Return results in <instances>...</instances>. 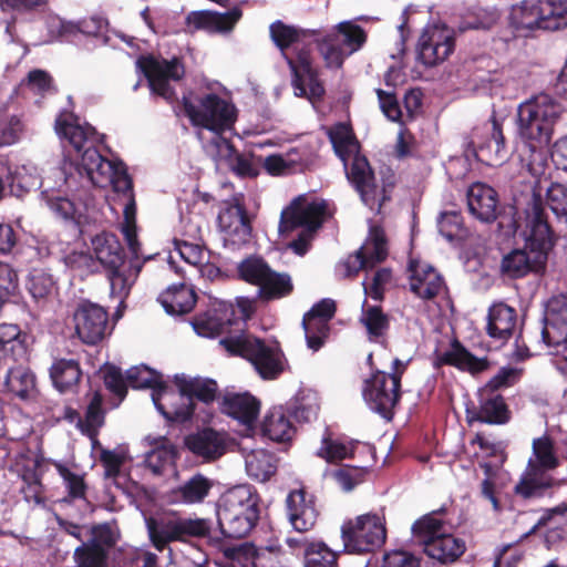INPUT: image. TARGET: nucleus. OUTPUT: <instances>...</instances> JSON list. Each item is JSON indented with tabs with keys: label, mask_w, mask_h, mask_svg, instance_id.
<instances>
[{
	"label": "nucleus",
	"mask_w": 567,
	"mask_h": 567,
	"mask_svg": "<svg viewBox=\"0 0 567 567\" xmlns=\"http://www.w3.org/2000/svg\"><path fill=\"white\" fill-rule=\"evenodd\" d=\"M359 443H344L339 440H333L330 435L322 439L321 446L318 455L327 462H336L344 458H352Z\"/></svg>",
	"instance_id": "4d7b16f0"
},
{
	"label": "nucleus",
	"mask_w": 567,
	"mask_h": 567,
	"mask_svg": "<svg viewBox=\"0 0 567 567\" xmlns=\"http://www.w3.org/2000/svg\"><path fill=\"white\" fill-rule=\"evenodd\" d=\"M436 365H450L462 372L477 375L487 371L491 362L487 357H476L458 339L454 338L450 349L437 358Z\"/></svg>",
	"instance_id": "c85d7f7f"
},
{
	"label": "nucleus",
	"mask_w": 567,
	"mask_h": 567,
	"mask_svg": "<svg viewBox=\"0 0 567 567\" xmlns=\"http://www.w3.org/2000/svg\"><path fill=\"white\" fill-rule=\"evenodd\" d=\"M563 112V105L546 93L532 96L518 105V134L532 151L528 169L533 175V181L526 184L527 189L528 184L533 182H538L540 187V181L536 177L544 174L545 148L551 142L554 127Z\"/></svg>",
	"instance_id": "f03ea898"
},
{
	"label": "nucleus",
	"mask_w": 567,
	"mask_h": 567,
	"mask_svg": "<svg viewBox=\"0 0 567 567\" xmlns=\"http://www.w3.org/2000/svg\"><path fill=\"white\" fill-rule=\"evenodd\" d=\"M74 322L79 338L86 344L95 346L106 334L109 313L104 307L83 300L74 312Z\"/></svg>",
	"instance_id": "412c9836"
},
{
	"label": "nucleus",
	"mask_w": 567,
	"mask_h": 567,
	"mask_svg": "<svg viewBox=\"0 0 567 567\" xmlns=\"http://www.w3.org/2000/svg\"><path fill=\"white\" fill-rule=\"evenodd\" d=\"M564 524H567V502H563L551 508H546L538 518L534 529L554 525V528L546 534V540L549 542L551 537H560L561 530L557 527Z\"/></svg>",
	"instance_id": "052dcab7"
},
{
	"label": "nucleus",
	"mask_w": 567,
	"mask_h": 567,
	"mask_svg": "<svg viewBox=\"0 0 567 567\" xmlns=\"http://www.w3.org/2000/svg\"><path fill=\"white\" fill-rule=\"evenodd\" d=\"M360 323L365 328L370 341L380 342L390 329V317L380 306H368L362 309Z\"/></svg>",
	"instance_id": "49530a36"
},
{
	"label": "nucleus",
	"mask_w": 567,
	"mask_h": 567,
	"mask_svg": "<svg viewBox=\"0 0 567 567\" xmlns=\"http://www.w3.org/2000/svg\"><path fill=\"white\" fill-rule=\"evenodd\" d=\"M559 485L550 475L527 468L514 486V494L524 501L543 498L547 489Z\"/></svg>",
	"instance_id": "4c0bfd02"
},
{
	"label": "nucleus",
	"mask_w": 567,
	"mask_h": 567,
	"mask_svg": "<svg viewBox=\"0 0 567 567\" xmlns=\"http://www.w3.org/2000/svg\"><path fill=\"white\" fill-rule=\"evenodd\" d=\"M341 535L347 551L362 554L380 547L386 532L378 515L365 514L343 524Z\"/></svg>",
	"instance_id": "dca6fc26"
},
{
	"label": "nucleus",
	"mask_w": 567,
	"mask_h": 567,
	"mask_svg": "<svg viewBox=\"0 0 567 567\" xmlns=\"http://www.w3.org/2000/svg\"><path fill=\"white\" fill-rule=\"evenodd\" d=\"M511 410L502 394L484 392L481 394L478 406L466 409V421L468 424L480 422L493 425H503L509 422Z\"/></svg>",
	"instance_id": "bb28decb"
},
{
	"label": "nucleus",
	"mask_w": 567,
	"mask_h": 567,
	"mask_svg": "<svg viewBox=\"0 0 567 567\" xmlns=\"http://www.w3.org/2000/svg\"><path fill=\"white\" fill-rule=\"evenodd\" d=\"M543 188L538 182L528 184L530 200L524 210L526 238L524 249H514L502 259V271L509 278H523L529 272L545 269L548 252L555 245L554 233L548 224L543 203Z\"/></svg>",
	"instance_id": "f257e3e1"
},
{
	"label": "nucleus",
	"mask_w": 567,
	"mask_h": 567,
	"mask_svg": "<svg viewBox=\"0 0 567 567\" xmlns=\"http://www.w3.org/2000/svg\"><path fill=\"white\" fill-rule=\"evenodd\" d=\"M466 550L465 542L444 533L425 542L424 553L441 564L455 563Z\"/></svg>",
	"instance_id": "e433bc0d"
},
{
	"label": "nucleus",
	"mask_w": 567,
	"mask_h": 567,
	"mask_svg": "<svg viewBox=\"0 0 567 567\" xmlns=\"http://www.w3.org/2000/svg\"><path fill=\"white\" fill-rule=\"evenodd\" d=\"M221 413L250 426L259 415L260 402L250 393H226L220 403Z\"/></svg>",
	"instance_id": "473e14b6"
},
{
	"label": "nucleus",
	"mask_w": 567,
	"mask_h": 567,
	"mask_svg": "<svg viewBox=\"0 0 567 567\" xmlns=\"http://www.w3.org/2000/svg\"><path fill=\"white\" fill-rule=\"evenodd\" d=\"M296 431V426L285 406L272 408L267 413L261 424L264 436L277 443L291 441Z\"/></svg>",
	"instance_id": "c9c22d12"
},
{
	"label": "nucleus",
	"mask_w": 567,
	"mask_h": 567,
	"mask_svg": "<svg viewBox=\"0 0 567 567\" xmlns=\"http://www.w3.org/2000/svg\"><path fill=\"white\" fill-rule=\"evenodd\" d=\"M364 29L352 21H343L334 30L316 39L317 49L328 69H341L346 58L359 51L367 42Z\"/></svg>",
	"instance_id": "f8f14e48"
},
{
	"label": "nucleus",
	"mask_w": 567,
	"mask_h": 567,
	"mask_svg": "<svg viewBox=\"0 0 567 567\" xmlns=\"http://www.w3.org/2000/svg\"><path fill=\"white\" fill-rule=\"evenodd\" d=\"M468 212L483 223H493L498 216V194L487 184L474 183L467 194Z\"/></svg>",
	"instance_id": "c756f323"
},
{
	"label": "nucleus",
	"mask_w": 567,
	"mask_h": 567,
	"mask_svg": "<svg viewBox=\"0 0 567 567\" xmlns=\"http://www.w3.org/2000/svg\"><path fill=\"white\" fill-rule=\"evenodd\" d=\"M455 42V31L447 25H426L416 44L417 60L426 68L436 66L454 52Z\"/></svg>",
	"instance_id": "a211bd4d"
},
{
	"label": "nucleus",
	"mask_w": 567,
	"mask_h": 567,
	"mask_svg": "<svg viewBox=\"0 0 567 567\" xmlns=\"http://www.w3.org/2000/svg\"><path fill=\"white\" fill-rule=\"evenodd\" d=\"M317 30L300 29L289 25L281 20H276L269 27L270 39L280 50L281 56L287 62L291 72V84L298 97H312L321 100L326 89L319 78V70L313 66L311 49L309 45L295 48V56H290L287 50L298 43L301 38L317 34Z\"/></svg>",
	"instance_id": "7ed1b4c3"
},
{
	"label": "nucleus",
	"mask_w": 567,
	"mask_h": 567,
	"mask_svg": "<svg viewBox=\"0 0 567 567\" xmlns=\"http://www.w3.org/2000/svg\"><path fill=\"white\" fill-rule=\"evenodd\" d=\"M347 177L360 194L362 202L373 209L378 202L379 186L374 172L364 155H353L351 165L347 169Z\"/></svg>",
	"instance_id": "393cba45"
},
{
	"label": "nucleus",
	"mask_w": 567,
	"mask_h": 567,
	"mask_svg": "<svg viewBox=\"0 0 567 567\" xmlns=\"http://www.w3.org/2000/svg\"><path fill=\"white\" fill-rule=\"evenodd\" d=\"M287 514L292 527L299 533H306L313 528L319 516L315 497L305 488L291 491L286 499Z\"/></svg>",
	"instance_id": "a878e982"
},
{
	"label": "nucleus",
	"mask_w": 567,
	"mask_h": 567,
	"mask_svg": "<svg viewBox=\"0 0 567 567\" xmlns=\"http://www.w3.org/2000/svg\"><path fill=\"white\" fill-rule=\"evenodd\" d=\"M328 215L326 200H313L305 205V198L299 196L281 213L279 230L292 231L305 227L308 231L320 228Z\"/></svg>",
	"instance_id": "aec40b11"
},
{
	"label": "nucleus",
	"mask_w": 567,
	"mask_h": 567,
	"mask_svg": "<svg viewBox=\"0 0 567 567\" xmlns=\"http://www.w3.org/2000/svg\"><path fill=\"white\" fill-rule=\"evenodd\" d=\"M246 471L258 482L268 481L277 471L274 455L264 450L252 451L246 457Z\"/></svg>",
	"instance_id": "09e8293b"
},
{
	"label": "nucleus",
	"mask_w": 567,
	"mask_h": 567,
	"mask_svg": "<svg viewBox=\"0 0 567 567\" xmlns=\"http://www.w3.org/2000/svg\"><path fill=\"white\" fill-rule=\"evenodd\" d=\"M148 540L158 550L173 549L172 543H188L193 538H205L210 533V523L205 518H190L168 511L145 518Z\"/></svg>",
	"instance_id": "423d86ee"
},
{
	"label": "nucleus",
	"mask_w": 567,
	"mask_h": 567,
	"mask_svg": "<svg viewBox=\"0 0 567 567\" xmlns=\"http://www.w3.org/2000/svg\"><path fill=\"white\" fill-rule=\"evenodd\" d=\"M4 386L20 399H27L35 389V375L27 368L16 367L9 369Z\"/></svg>",
	"instance_id": "8fccbe9b"
},
{
	"label": "nucleus",
	"mask_w": 567,
	"mask_h": 567,
	"mask_svg": "<svg viewBox=\"0 0 567 567\" xmlns=\"http://www.w3.org/2000/svg\"><path fill=\"white\" fill-rule=\"evenodd\" d=\"M65 262L72 270L81 271L84 275H94L101 271L94 254L89 251H73L65 257Z\"/></svg>",
	"instance_id": "338daca9"
},
{
	"label": "nucleus",
	"mask_w": 567,
	"mask_h": 567,
	"mask_svg": "<svg viewBox=\"0 0 567 567\" xmlns=\"http://www.w3.org/2000/svg\"><path fill=\"white\" fill-rule=\"evenodd\" d=\"M269 265L260 257L250 256L238 265V276L241 280L258 286L262 285L270 271Z\"/></svg>",
	"instance_id": "6e6d98bb"
},
{
	"label": "nucleus",
	"mask_w": 567,
	"mask_h": 567,
	"mask_svg": "<svg viewBox=\"0 0 567 567\" xmlns=\"http://www.w3.org/2000/svg\"><path fill=\"white\" fill-rule=\"evenodd\" d=\"M123 567H161L158 557L143 548H132L124 553Z\"/></svg>",
	"instance_id": "774afa93"
},
{
	"label": "nucleus",
	"mask_w": 567,
	"mask_h": 567,
	"mask_svg": "<svg viewBox=\"0 0 567 567\" xmlns=\"http://www.w3.org/2000/svg\"><path fill=\"white\" fill-rule=\"evenodd\" d=\"M470 145L473 147L477 161L487 166H497L504 163L509 155L502 123L493 114L489 121L472 130Z\"/></svg>",
	"instance_id": "2eb2a0df"
},
{
	"label": "nucleus",
	"mask_w": 567,
	"mask_h": 567,
	"mask_svg": "<svg viewBox=\"0 0 567 567\" xmlns=\"http://www.w3.org/2000/svg\"><path fill=\"white\" fill-rule=\"evenodd\" d=\"M126 381L133 389H152V400L164 416L167 409V393L172 389L162 380L161 374L146 365L133 367L126 371Z\"/></svg>",
	"instance_id": "cd10ccee"
},
{
	"label": "nucleus",
	"mask_w": 567,
	"mask_h": 567,
	"mask_svg": "<svg viewBox=\"0 0 567 567\" xmlns=\"http://www.w3.org/2000/svg\"><path fill=\"white\" fill-rule=\"evenodd\" d=\"M158 300L167 313L181 316L194 309L197 296L190 287L181 284L167 288L161 293Z\"/></svg>",
	"instance_id": "58836bf2"
},
{
	"label": "nucleus",
	"mask_w": 567,
	"mask_h": 567,
	"mask_svg": "<svg viewBox=\"0 0 567 567\" xmlns=\"http://www.w3.org/2000/svg\"><path fill=\"white\" fill-rule=\"evenodd\" d=\"M83 161L86 172L78 181L71 175L68 178V190L78 194L91 186L103 188L112 185L116 193L126 196L133 194V181L127 173L125 163L110 161L99 150H89Z\"/></svg>",
	"instance_id": "0eeeda50"
},
{
	"label": "nucleus",
	"mask_w": 567,
	"mask_h": 567,
	"mask_svg": "<svg viewBox=\"0 0 567 567\" xmlns=\"http://www.w3.org/2000/svg\"><path fill=\"white\" fill-rule=\"evenodd\" d=\"M217 224L224 239L234 246L248 244L252 237V217L248 214L243 194L223 203Z\"/></svg>",
	"instance_id": "f3484780"
},
{
	"label": "nucleus",
	"mask_w": 567,
	"mask_h": 567,
	"mask_svg": "<svg viewBox=\"0 0 567 567\" xmlns=\"http://www.w3.org/2000/svg\"><path fill=\"white\" fill-rule=\"evenodd\" d=\"M49 371L54 388L61 393L74 391L82 378L80 363L74 359H55Z\"/></svg>",
	"instance_id": "a19ab883"
},
{
	"label": "nucleus",
	"mask_w": 567,
	"mask_h": 567,
	"mask_svg": "<svg viewBox=\"0 0 567 567\" xmlns=\"http://www.w3.org/2000/svg\"><path fill=\"white\" fill-rule=\"evenodd\" d=\"M523 369L513 368V367H503L498 370V372L491 378L485 386L483 388L484 392H489L494 394H498L497 392L503 389L511 388L515 385L522 378Z\"/></svg>",
	"instance_id": "e2e57ef3"
},
{
	"label": "nucleus",
	"mask_w": 567,
	"mask_h": 567,
	"mask_svg": "<svg viewBox=\"0 0 567 567\" xmlns=\"http://www.w3.org/2000/svg\"><path fill=\"white\" fill-rule=\"evenodd\" d=\"M178 392L171 390L167 393V409L164 417L169 422L185 423L189 421L195 411L194 399L209 404L218 393V384L213 379H181L177 381Z\"/></svg>",
	"instance_id": "9d476101"
},
{
	"label": "nucleus",
	"mask_w": 567,
	"mask_h": 567,
	"mask_svg": "<svg viewBox=\"0 0 567 567\" xmlns=\"http://www.w3.org/2000/svg\"><path fill=\"white\" fill-rule=\"evenodd\" d=\"M237 322L235 310L230 306H223V309H213L198 315L194 319L193 327L198 336L215 338L229 332L230 326Z\"/></svg>",
	"instance_id": "f704fd0d"
},
{
	"label": "nucleus",
	"mask_w": 567,
	"mask_h": 567,
	"mask_svg": "<svg viewBox=\"0 0 567 567\" xmlns=\"http://www.w3.org/2000/svg\"><path fill=\"white\" fill-rule=\"evenodd\" d=\"M55 132L65 138L74 151L80 155L79 161L64 159L61 166L64 175V184L68 187V178L72 175L75 181L82 177L86 169L83 166L84 155L89 150H97L96 145L103 142L95 127L90 124H80L78 118L71 115L61 114L55 120Z\"/></svg>",
	"instance_id": "9b49d317"
},
{
	"label": "nucleus",
	"mask_w": 567,
	"mask_h": 567,
	"mask_svg": "<svg viewBox=\"0 0 567 567\" xmlns=\"http://www.w3.org/2000/svg\"><path fill=\"white\" fill-rule=\"evenodd\" d=\"M27 287L32 298L40 301L51 295L54 288V281L51 275L43 270L34 269L29 276Z\"/></svg>",
	"instance_id": "69168bd1"
},
{
	"label": "nucleus",
	"mask_w": 567,
	"mask_h": 567,
	"mask_svg": "<svg viewBox=\"0 0 567 567\" xmlns=\"http://www.w3.org/2000/svg\"><path fill=\"white\" fill-rule=\"evenodd\" d=\"M556 0H540L537 3L524 1L520 6L513 8L509 21L516 31L543 29L556 31L561 29L557 16Z\"/></svg>",
	"instance_id": "6ab92c4d"
},
{
	"label": "nucleus",
	"mask_w": 567,
	"mask_h": 567,
	"mask_svg": "<svg viewBox=\"0 0 567 567\" xmlns=\"http://www.w3.org/2000/svg\"><path fill=\"white\" fill-rule=\"evenodd\" d=\"M408 269L410 291L417 298L433 300L446 289L443 276L433 266L410 260Z\"/></svg>",
	"instance_id": "b1692460"
},
{
	"label": "nucleus",
	"mask_w": 567,
	"mask_h": 567,
	"mask_svg": "<svg viewBox=\"0 0 567 567\" xmlns=\"http://www.w3.org/2000/svg\"><path fill=\"white\" fill-rule=\"evenodd\" d=\"M409 361L399 358L392 361L391 372L374 371L362 385V396L368 406L386 420L393 417V410L401 400V381Z\"/></svg>",
	"instance_id": "1a4fd4ad"
},
{
	"label": "nucleus",
	"mask_w": 567,
	"mask_h": 567,
	"mask_svg": "<svg viewBox=\"0 0 567 567\" xmlns=\"http://www.w3.org/2000/svg\"><path fill=\"white\" fill-rule=\"evenodd\" d=\"M336 155L348 166L349 159L354 154H360V143L351 127L347 123H337L328 132Z\"/></svg>",
	"instance_id": "37998d69"
},
{
	"label": "nucleus",
	"mask_w": 567,
	"mask_h": 567,
	"mask_svg": "<svg viewBox=\"0 0 567 567\" xmlns=\"http://www.w3.org/2000/svg\"><path fill=\"white\" fill-rule=\"evenodd\" d=\"M305 567H336L338 556L324 543H309L305 549Z\"/></svg>",
	"instance_id": "13d9d810"
},
{
	"label": "nucleus",
	"mask_w": 567,
	"mask_h": 567,
	"mask_svg": "<svg viewBox=\"0 0 567 567\" xmlns=\"http://www.w3.org/2000/svg\"><path fill=\"white\" fill-rule=\"evenodd\" d=\"M445 508L442 507L439 511H434L430 514H426L419 518L413 525H412V532L415 537H417L423 546L425 547V542H427L430 538L439 537V535H443V527L444 522L440 518H436V514H444Z\"/></svg>",
	"instance_id": "864d4df0"
},
{
	"label": "nucleus",
	"mask_w": 567,
	"mask_h": 567,
	"mask_svg": "<svg viewBox=\"0 0 567 567\" xmlns=\"http://www.w3.org/2000/svg\"><path fill=\"white\" fill-rule=\"evenodd\" d=\"M154 449L145 456V464L155 475H163L168 467L175 465L178 451L166 436L154 437L151 441Z\"/></svg>",
	"instance_id": "79ce46f5"
},
{
	"label": "nucleus",
	"mask_w": 567,
	"mask_h": 567,
	"mask_svg": "<svg viewBox=\"0 0 567 567\" xmlns=\"http://www.w3.org/2000/svg\"><path fill=\"white\" fill-rule=\"evenodd\" d=\"M546 200L557 219L567 224V185L551 183L546 189Z\"/></svg>",
	"instance_id": "0e129e2a"
},
{
	"label": "nucleus",
	"mask_w": 567,
	"mask_h": 567,
	"mask_svg": "<svg viewBox=\"0 0 567 567\" xmlns=\"http://www.w3.org/2000/svg\"><path fill=\"white\" fill-rule=\"evenodd\" d=\"M103 396L95 392L87 405L82 432L94 440L99 435V430L104 425L105 411L102 408Z\"/></svg>",
	"instance_id": "5fc2aeb1"
},
{
	"label": "nucleus",
	"mask_w": 567,
	"mask_h": 567,
	"mask_svg": "<svg viewBox=\"0 0 567 567\" xmlns=\"http://www.w3.org/2000/svg\"><path fill=\"white\" fill-rule=\"evenodd\" d=\"M292 291L291 277L286 272H277L272 269H270L259 288L260 297L267 301L285 298Z\"/></svg>",
	"instance_id": "de8ad7c7"
},
{
	"label": "nucleus",
	"mask_w": 567,
	"mask_h": 567,
	"mask_svg": "<svg viewBox=\"0 0 567 567\" xmlns=\"http://www.w3.org/2000/svg\"><path fill=\"white\" fill-rule=\"evenodd\" d=\"M439 229L449 241L462 239L466 235L460 212H444L439 218Z\"/></svg>",
	"instance_id": "680f3d73"
},
{
	"label": "nucleus",
	"mask_w": 567,
	"mask_h": 567,
	"mask_svg": "<svg viewBox=\"0 0 567 567\" xmlns=\"http://www.w3.org/2000/svg\"><path fill=\"white\" fill-rule=\"evenodd\" d=\"M219 344L229 355L241 357L251 362L265 380H275L285 370L284 353L279 348L269 347L264 340L243 330L237 334L220 339Z\"/></svg>",
	"instance_id": "6e6552de"
},
{
	"label": "nucleus",
	"mask_w": 567,
	"mask_h": 567,
	"mask_svg": "<svg viewBox=\"0 0 567 567\" xmlns=\"http://www.w3.org/2000/svg\"><path fill=\"white\" fill-rule=\"evenodd\" d=\"M542 341L550 348L567 342V295L553 296L546 303Z\"/></svg>",
	"instance_id": "5701e85b"
},
{
	"label": "nucleus",
	"mask_w": 567,
	"mask_h": 567,
	"mask_svg": "<svg viewBox=\"0 0 567 567\" xmlns=\"http://www.w3.org/2000/svg\"><path fill=\"white\" fill-rule=\"evenodd\" d=\"M518 315L515 308L499 301L487 312L486 333L489 338L506 343L516 332Z\"/></svg>",
	"instance_id": "7c9ffc66"
},
{
	"label": "nucleus",
	"mask_w": 567,
	"mask_h": 567,
	"mask_svg": "<svg viewBox=\"0 0 567 567\" xmlns=\"http://www.w3.org/2000/svg\"><path fill=\"white\" fill-rule=\"evenodd\" d=\"M137 69L147 80L151 92L167 102L176 99V91L169 81H181L185 76V65L181 58L171 60L157 59L153 54L141 55L136 61Z\"/></svg>",
	"instance_id": "4468645a"
},
{
	"label": "nucleus",
	"mask_w": 567,
	"mask_h": 567,
	"mask_svg": "<svg viewBox=\"0 0 567 567\" xmlns=\"http://www.w3.org/2000/svg\"><path fill=\"white\" fill-rule=\"evenodd\" d=\"M214 482L203 475L196 473L183 484L172 491V497L174 502L193 505L203 503L209 495Z\"/></svg>",
	"instance_id": "ea45409f"
},
{
	"label": "nucleus",
	"mask_w": 567,
	"mask_h": 567,
	"mask_svg": "<svg viewBox=\"0 0 567 567\" xmlns=\"http://www.w3.org/2000/svg\"><path fill=\"white\" fill-rule=\"evenodd\" d=\"M198 106L188 97L183 96L182 105L185 115L194 126L212 132H223L235 122V109L216 93H207L197 99Z\"/></svg>",
	"instance_id": "ddd939ff"
},
{
	"label": "nucleus",
	"mask_w": 567,
	"mask_h": 567,
	"mask_svg": "<svg viewBox=\"0 0 567 567\" xmlns=\"http://www.w3.org/2000/svg\"><path fill=\"white\" fill-rule=\"evenodd\" d=\"M52 464L63 480L68 498L70 501L84 499L87 492V484L84 478L85 474L74 473L66 465L56 461Z\"/></svg>",
	"instance_id": "603ef678"
},
{
	"label": "nucleus",
	"mask_w": 567,
	"mask_h": 567,
	"mask_svg": "<svg viewBox=\"0 0 567 567\" xmlns=\"http://www.w3.org/2000/svg\"><path fill=\"white\" fill-rule=\"evenodd\" d=\"M75 567H107V550L93 544H82L74 550Z\"/></svg>",
	"instance_id": "bf43d9fd"
},
{
	"label": "nucleus",
	"mask_w": 567,
	"mask_h": 567,
	"mask_svg": "<svg viewBox=\"0 0 567 567\" xmlns=\"http://www.w3.org/2000/svg\"><path fill=\"white\" fill-rule=\"evenodd\" d=\"M220 550L228 567H256L259 553L250 543L223 545Z\"/></svg>",
	"instance_id": "3c124183"
},
{
	"label": "nucleus",
	"mask_w": 567,
	"mask_h": 567,
	"mask_svg": "<svg viewBox=\"0 0 567 567\" xmlns=\"http://www.w3.org/2000/svg\"><path fill=\"white\" fill-rule=\"evenodd\" d=\"M261 498L255 486L236 485L220 496L217 522L225 538L241 539L257 526Z\"/></svg>",
	"instance_id": "39448f33"
},
{
	"label": "nucleus",
	"mask_w": 567,
	"mask_h": 567,
	"mask_svg": "<svg viewBox=\"0 0 567 567\" xmlns=\"http://www.w3.org/2000/svg\"><path fill=\"white\" fill-rule=\"evenodd\" d=\"M337 306L332 299H322L303 316L302 327L307 346L318 351L330 334L329 321L334 317Z\"/></svg>",
	"instance_id": "4be33fe9"
},
{
	"label": "nucleus",
	"mask_w": 567,
	"mask_h": 567,
	"mask_svg": "<svg viewBox=\"0 0 567 567\" xmlns=\"http://www.w3.org/2000/svg\"><path fill=\"white\" fill-rule=\"evenodd\" d=\"M533 454L535 461H528V470H534L540 473L553 471L559 466V460L555 454L554 443L547 435L535 439L533 441Z\"/></svg>",
	"instance_id": "a18cd8bd"
},
{
	"label": "nucleus",
	"mask_w": 567,
	"mask_h": 567,
	"mask_svg": "<svg viewBox=\"0 0 567 567\" xmlns=\"http://www.w3.org/2000/svg\"><path fill=\"white\" fill-rule=\"evenodd\" d=\"M184 445L194 455L207 462L215 461L225 453L223 436L212 427H205L186 435Z\"/></svg>",
	"instance_id": "72a5a7b5"
},
{
	"label": "nucleus",
	"mask_w": 567,
	"mask_h": 567,
	"mask_svg": "<svg viewBox=\"0 0 567 567\" xmlns=\"http://www.w3.org/2000/svg\"><path fill=\"white\" fill-rule=\"evenodd\" d=\"M241 16L243 11L238 7H234L224 13L209 10L192 11L186 16L185 23L187 27H193L194 30L229 32Z\"/></svg>",
	"instance_id": "2f4dec72"
},
{
	"label": "nucleus",
	"mask_w": 567,
	"mask_h": 567,
	"mask_svg": "<svg viewBox=\"0 0 567 567\" xmlns=\"http://www.w3.org/2000/svg\"><path fill=\"white\" fill-rule=\"evenodd\" d=\"M91 245L99 270L102 269L110 284V297L118 301L116 316H122L125 301L140 276V266L135 261L127 262L125 249L113 233L95 235Z\"/></svg>",
	"instance_id": "20e7f679"
},
{
	"label": "nucleus",
	"mask_w": 567,
	"mask_h": 567,
	"mask_svg": "<svg viewBox=\"0 0 567 567\" xmlns=\"http://www.w3.org/2000/svg\"><path fill=\"white\" fill-rule=\"evenodd\" d=\"M368 260V267L374 268L377 265L383 262L388 255V238L385 231L380 225H372L369 229V235L364 244L360 247Z\"/></svg>",
	"instance_id": "c03bdc74"
}]
</instances>
